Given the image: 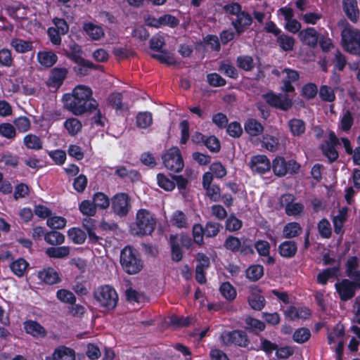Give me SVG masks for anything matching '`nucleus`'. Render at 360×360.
<instances>
[{
	"label": "nucleus",
	"mask_w": 360,
	"mask_h": 360,
	"mask_svg": "<svg viewBox=\"0 0 360 360\" xmlns=\"http://www.w3.org/2000/svg\"><path fill=\"white\" fill-rule=\"evenodd\" d=\"M91 89L85 85H78L72 94L63 96L64 106L75 115H82L97 110L98 103L92 98Z\"/></svg>",
	"instance_id": "f257e3e1"
},
{
	"label": "nucleus",
	"mask_w": 360,
	"mask_h": 360,
	"mask_svg": "<svg viewBox=\"0 0 360 360\" xmlns=\"http://www.w3.org/2000/svg\"><path fill=\"white\" fill-rule=\"evenodd\" d=\"M156 220L154 216L145 209L136 213V221L131 226L132 234L138 236L150 235L155 229Z\"/></svg>",
	"instance_id": "f03ea898"
},
{
	"label": "nucleus",
	"mask_w": 360,
	"mask_h": 360,
	"mask_svg": "<svg viewBox=\"0 0 360 360\" xmlns=\"http://www.w3.org/2000/svg\"><path fill=\"white\" fill-rule=\"evenodd\" d=\"M120 264L123 270L130 275L139 273L143 268V262L137 251L129 246L121 251Z\"/></svg>",
	"instance_id": "7ed1b4c3"
},
{
	"label": "nucleus",
	"mask_w": 360,
	"mask_h": 360,
	"mask_svg": "<svg viewBox=\"0 0 360 360\" xmlns=\"http://www.w3.org/2000/svg\"><path fill=\"white\" fill-rule=\"evenodd\" d=\"M340 141L342 143L346 153L348 154L352 153V148L348 139L342 138L339 139L334 132H330L329 134L328 140L322 146L323 154L330 162L335 160L338 158V153L335 149V146L340 145Z\"/></svg>",
	"instance_id": "20e7f679"
},
{
	"label": "nucleus",
	"mask_w": 360,
	"mask_h": 360,
	"mask_svg": "<svg viewBox=\"0 0 360 360\" xmlns=\"http://www.w3.org/2000/svg\"><path fill=\"white\" fill-rule=\"evenodd\" d=\"M94 297L100 306L107 310L115 309L118 301L116 290L108 285L98 288L94 292Z\"/></svg>",
	"instance_id": "39448f33"
},
{
	"label": "nucleus",
	"mask_w": 360,
	"mask_h": 360,
	"mask_svg": "<svg viewBox=\"0 0 360 360\" xmlns=\"http://www.w3.org/2000/svg\"><path fill=\"white\" fill-rule=\"evenodd\" d=\"M342 46L345 51L352 54L360 53V32L350 26H345L341 32Z\"/></svg>",
	"instance_id": "423d86ee"
},
{
	"label": "nucleus",
	"mask_w": 360,
	"mask_h": 360,
	"mask_svg": "<svg viewBox=\"0 0 360 360\" xmlns=\"http://www.w3.org/2000/svg\"><path fill=\"white\" fill-rule=\"evenodd\" d=\"M224 10L227 13L236 16V21L233 22L238 34L243 32V27L250 25L252 23L250 15L245 11H241V6L238 3L228 4L224 6Z\"/></svg>",
	"instance_id": "0eeeda50"
},
{
	"label": "nucleus",
	"mask_w": 360,
	"mask_h": 360,
	"mask_svg": "<svg viewBox=\"0 0 360 360\" xmlns=\"http://www.w3.org/2000/svg\"><path fill=\"white\" fill-rule=\"evenodd\" d=\"M165 167L174 172H179L184 168V161L180 150L176 147L169 149L162 156Z\"/></svg>",
	"instance_id": "6e6552de"
},
{
	"label": "nucleus",
	"mask_w": 360,
	"mask_h": 360,
	"mask_svg": "<svg viewBox=\"0 0 360 360\" xmlns=\"http://www.w3.org/2000/svg\"><path fill=\"white\" fill-rule=\"evenodd\" d=\"M220 340L223 345H236L240 347H246L248 343L247 335L243 331H224L220 335Z\"/></svg>",
	"instance_id": "1a4fd4ad"
},
{
	"label": "nucleus",
	"mask_w": 360,
	"mask_h": 360,
	"mask_svg": "<svg viewBox=\"0 0 360 360\" xmlns=\"http://www.w3.org/2000/svg\"><path fill=\"white\" fill-rule=\"evenodd\" d=\"M267 103L282 110H288L292 106V99L288 93L284 94H275L272 92L263 95Z\"/></svg>",
	"instance_id": "9d476101"
},
{
	"label": "nucleus",
	"mask_w": 360,
	"mask_h": 360,
	"mask_svg": "<svg viewBox=\"0 0 360 360\" xmlns=\"http://www.w3.org/2000/svg\"><path fill=\"white\" fill-rule=\"evenodd\" d=\"M112 208L116 214L126 216L131 209L129 196L123 193L115 195L112 199Z\"/></svg>",
	"instance_id": "9b49d317"
},
{
	"label": "nucleus",
	"mask_w": 360,
	"mask_h": 360,
	"mask_svg": "<svg viewBox=\"0 0 360 360\" xmlns=\"http://www.w3.org/2000/svg\"><path fill=\"white\" fill-rule=\"evenodd\" d=\"M344 335V328L341 325H337L333 330L328 335V342L329 345L337 343L338 346L335 352L338 355L337 360H342V354L344 349V341L342 340Z\"/></svg>",
	"instance_id": "f8f14e48"
},
{
	"label": "nucleus",
	"mask_w": 360,
	"mask_h": 360,
	"mask_svg": "<svg viewBox=\"0 0 360 360\" xmlns=\"http://www.w3.org/2000/svg\"><path fill=\"white\" fill-rule=\"evenodd\" d=\"M280 202L281 205L285 207V212L289 216H297L300 214L304 210V205L301 203L294 202V196L290 194L282 195Z\"/></svg>",
	"instance_id": "ddd939ff"
},
{
	"label": "nucleus",
	"mask_w": 360,
	"mask_h": 360,
	"mask_svg": "<svg viewBox=\"0 0 360 360\" xmlns=\"http://www.w3.org/2000/svg\"><path fill=\"white\" fill-rule=\"evenodd\" d=\"M273 72L278 76L282 77L283 85L281 89L285 93H290L295 90L291 83L297 81L299 78L297 71L286 68L281 74L278 70H274Z\"/></svg>",
	"instance_id": "4468645a"
},
{
	"label": "nucleus",
	"mask_w": 360,
	"mask_h": 360,
	"mask_svg": "<svg viewBox=\"0 0 360 360\" xmlns=\"http://www.w3.org/2000/svg\"><path fill=\"white\" fill-rule=\"evenodd\" d=\"M249 166L254 173L263 174L271 169V163L266 156L264 155H255L251 158Z\"/></svg>",
	"instance_id": "2eb2a0df"
},
{
	"label": "nucleus",
	"mask_w": 360,
	"mask_h": 360,
	"mask_svg": "<svg viewBox=\"0 0 360 360\" xmlns=\"http://www.w3.org/2000/svg\"><path fill=\"white\" fill-rule=\"evenodd\" d=\"M335 288L342 300L346 301L355 295V285L348 279H343L341 282L335 283Z\"/></svg>",
	"instance_id": "dca6fc26"
},
{
	"label": "nucleus",
	"mask_w": 360,
	"mask_h": 360,
	"mask_svg": "<svg viewBox=\"0 0 360 360\" xmlns=\"http://www.w3.org/2000/svg\"><path fill=\"white\" fill-rule=\"evenodd\" d=\"M249 292L248 302L251 308L255 310H262L265 305V299L260 294V290L257 286H250Z\"/></svg>",
	"instance_id": "f3484780"
},
{
	"label": "nucleus",
	"mask_w": 360,
	"mask_h": 360,
	"mask_svg": "<svg viewBox=\"0 0 360 360\" xmlns=\"http://www.w3.org/2000/svg\"><path fill=\"white\" fill-rule=\"evenodd\" d=\"M68 70L65 68H53L48 80L49 86L53 88H58L66 78Z\"/></svg>",
	"instance_id": "a211bd4d"
},
{
	"label": "nucleus",
	"mask_w": 360,
	"mask_h": 360,
	"mask_svg": "<svg viewBox=\"0 0 360 360\" xmlns=\"http://www.w3.org/2000/svg\"><path fill=\"white\" fill-rule=\"evenodd\" d=\"M342 8L347 17L352 22H357L360 11L356 0H342Z\"/></svg>",
	"instance_id": "6ab92c4d"
},
{
	"label": "nucleus",
	"mask_w": 360,
	"mask_h": 360,
	"mask_svg": "<svg viewBox=\"0 0 360 360\" xmlns=\"http://www.w3.org/2000/svg\"><path fill=\"white\" fill-rule=\"evenodd\" d=\"M300 40L307 46L314 47L318 42L319 33L314 27H307L299 32Z\"/></svg>",
	"instance_id": "aec40b11"
},
{
	"label": "nucleus",
	"mask_w": 360,
	"mask_h": 360,
	"mask_svg": "<svg viewBox=\"0 0 360 360\" xmlns=\"http://www.w3.org/2000/svg\"><path fill=\"white\" fill-rule=\"evenodd\" d=\"M83 28L86 34L92 40L98 41L105 36L103 27L93 22L85 23Z\"/></svg>",
	"instance_id": "412c9836"
},
{
	"label": "nucleus",
	"mask_w": 360,
	"mask_h": 360,
	"mask_svg": "<svg viewBox=\"0 0 360 360\" xmlns=\"http://www.w3.org/2000/svg\"><path fill=\"white\" fill-rule=\"evenodd\" d=\"M58 60L56 54L51 51H41L37 53L39 64L46 68L52 67Z\"/></svg>",
	"instance_id": "4be33fe9"
},
{
	"label": "nucleus",
	"mask_w": 360,
	"mask_h": 360,
	"mask_svg": "<svg viewBox=\"0 0 360 360\" xmlns=\"http://www.w3.org/2000/svg\"><path fill=\"white\" fill-rule=\"evenodd\" d=\"M11 46L19 53H24L33 49V42L20 38H13L11 40Z\"/></svg>",
	"instance_id": "5701e85b"
},
{
	"label": "nucleus",
	"mask_w": 360,
	"mask_h": 360,
	"mask_svg": "<svg viewBox=\"0 0 360 360\" xmlns=\"http://www.w3.org/2000/svg\"><path fill=\"white\" fill-rule=\"evenodd\" d=\"M38 277L41 281L49 285L57 283L59 281L58 273L50 267L39 271Z\"/></svg>",
	"instance_id": "b1692460"
},
{
	"label": "nucleus",
	"mask_w": 360,
	"mask_h": 360,
	"mask_svg": "<svg viewBox=\"0 0 360 360\" xmlns=\"http://www.w3.org/2000/svg\"><path fill=\"white\" fill-rule=\"evenodd\" d=\"M50 247L45 250L46 254L51 258L63 259L68 257L70 253L68 246Z\"/></svg>",
	"instance_id": "393cba45"
},
{
	"label": "nucleus",
	"mask_w": 360,
	"mask_h": 360,
	"mask_svg": "<svg viewBox=\"0 0 360 360\" xmlns=\"http://www.w3.org/2000/svg\"><path fill=\"white\" fill-rule=\"evenodd\" d=\"M6 9L9 16L15 20H24L27 18V8L18 4L8 6Z\"/></svg>",
	"instance_id": "a878e982"
},
{
	"label": "nucleus",
	"mask_w": 360,
	"mask_h": 360,
	"mask_svg": "<svg viewBox=\"0 0 360 360\" xmlns=\"http://www.w3.org/2000/svg\"><path fill=\"white\" fill-rule=\"evenodd\" d=\"M297 250V248L296 243L290 240L282 243L278 247V252L281 256L286 258H290L295 256Z\"/></svg>",
	"instance_id": "bb28decb"
},
{
	"label": "nucleus",
	"mask_w": 360,
	"mask_h": 360,
	"mask_svg": "<svg viewBox=\"0 0 360 360\" xmlns=\"http://www.w3.org/2000/svg\"><path fill=\"white\" fill-rule=\"evenodd\" d=\"M25 146L31 150H39L43 148V141L35 134H28L23 139Z\"/></svg>",
	"instance_id": "cd10ccee"
},
{
	"label": "nucleus",
	"mask_w": 360,
	"mask_h": 360,
	"mask_svg": "<svg viewBox=\"0 0 360 360\" xmlns=\"http://www.w3.org/2000/svg\"><path fill=\"white\" fill-rule=\"evenodd\" d=\"M255 248L260 256L267 257L266 262L268 264H273L274 259L269 256L270 245L269 243L263 240H259L255 242Z\"/></svg>",
	"instance_id": "c85d7f7f"
},
{
	"label": "nucleus",
	"mask_w": 360,
	"mask_h": 360,
	"mask_svg": "<svg viewBox=\"0 0 360 360\" xmlns=\"http://www.w3.org/2000/svg\"><path fill=\"white\" fill-rule=\"evenodd\" d=\"M347 208L345 207L341 208L339 210L338 214L334 217V230L337 234H340L342 233L343 224L347 219Z\"/></svg>",
	"instance_id": "c756f323"
},
{
	"label": "nucleus",
	"mask_w": 360,
	"mask_h": 360,
	"mask_svg": "<svg viewBox=\"0 0 360 360\" xmlns=\"http://www.w3.org/2000/svg\"><path fill=\"white\" fill-rule=\"evenodd\" d=\"M245 131L250 136H258L264 130L263 126L255 119H248L244 125Z\"/></svg>",
	"instance_id": "7c9ffc66"
},
{
	"label": "nucleus",
	"mask_w": 360,
	"mask_h": 360,
	"mask_svg": "<svg viewBox=\"0 0 360 360\" xmlns=\"http://www.w3.org/2000/svg\"><path fill=\"white\" fill-rule=\"evenodd\" d=\"M54 358L57 360H75V352L69 347L61 346L54 350Z\"/></svg>",
	"instance_id": "2f4dec72"
},
{
	"label": "nucleus",
	"mask_w": 360,
	"mask_h": 360,
	"mask_svg": "<svg viewBox=\"0 0 360 360\" xmlns=\"http://www.w3.org/2000/svg\"><path fill=\"white\" fill-rule=\"evenodd\" d=\"M25 328L27 333L35 337H44L46 335L45 329L36 321H29L25 322Z\"/></svg>",
	"instance_id": "473e14b6"
},
{
	"label": "nucleus",
	"mask_w": 360,
	"mask_h": 360,
	"mask_svg": "<svg viewBox=\"0 0 360 360\" xmlns=\"http://www.w3.org/2000/svg\"><path fill=\"white\" fill-rule=\"evenodd\" d=\"M65 236L56 231H47L45 235V241L51 245H60L64 243Z\"/></svg>",
	"instance_id": "72a5a7b5"
},
{
	"label": "nucleus",
	"mask_w": 360,
	"mask_h": 360,
	"mask_svg": "<svg viewBox=\"0 0 360 360\" xmlns=\"http://www.w3.org/2000/svg\"><path fill=\"white\" fill-rule=\"evenodd\" d=\"M63 125L68 132L72 136L77 134L82 127L81 122L75 117L67 119Z\"/></svg>",
	"instance_id": "f704fd0d"
},
{
	"label": "nucleus",
	"mask_w": 360,
	"mask_h": 360,
	"mask_svg": "<svg viewBox=\"0 0 360 360\" xmlns=\"http://www.w3.org/2000/svg\"><path fill=\"white\" fill-rule=\"evenodd\" d=\"M272 169L276 175L285 176L288 173L287 162L283 158L277 157L272 162Z\"/></svg>",
	"instance_id": "c9c22d12"
},
{
	"label": "nucleus",
	"mask_w": 360,
	"mask_h": 360,
	"mask_svg": "<svg viewBox=\"0 0 360 360\" xmlns=\"http://www.w3.org/2000/svg\"><path fill=\"white\" fill-rule=\"evenodd\" d=\"M136 126L140 129H146L153 123V116L149 112H141L136 115Z\"/></svg>",
	"instance_id": "e433bc0d"
},
{
	"label": "nucleus",
	"mask_w": 360,
	"mask_h": 360,
	"mask_svg": "<svg viewBox=\"0 0 360 360\" xmlns=\"http://www.w3.org/2000/svg\"><path fill=\"white\" fill-rule=\"evenodd\" d=\"M28 263L22 258L15 260L10 265L11 271L18 277L24 275Z\"/></svg>",
	"instance_id": "4c0bfd02"
},
{
	"label": "nucleus",
	"mask_w": 360,
	"mask_h": 360,
	"mask_svg": "<svg viewBox=\"0 0 360 360\" xmlns=\"http://www.w3.org/2000/svg\"><path fill=\"white\" fill-rule=\"evenodd\" d=\"M69 238L75 244H82L84 243L86 236V233L79 228H71L68 231Z\"/></svg>",
	"instance_id": "58836bf2"
},
{
	"label": "nucleus",
	"mask_w": 360,
	"mask_h": 360,
	"mask_svg": "<svg viewBox=\"0 0 360 360\" xmlns=\"http://www.w3.org/2000/svg\"><path fill=\"white\" fill-rule=\"evenodd\" d=\"M302 228L297 222L287 224L283 228V236L286 238H292L300 234Z\"/></svg>",
	"instance_id": "ea45409f"
},
{
	"label": "nucleus",
	"mask_w": 360,
	"mask_h": 360,
	"mask_svg": "<svg viewBox=\"0 0 360 360\" xmlns=\"http://www.w3.org/2000/svg\"><path fill=\"white\" fill-rule=\"evenodd\" d=\"M70 49L72 51V58L78 64L84 67L92 68L93 63L89 60H86L83 59L80 56V53L82 52L81 48L77 44H72L70 46Z\"/></svg>",
	"instance_id": "a19ab883"
},
{
	"label": "nucleus",
	"mask_w": 360,
	"mask_h": 360,
	"mask_svg": "<svg viewBox=\"0 0 360 360\" xmlns=\"http://www.w3.org/2000/svg\"><path fill=\"white\" fill-rule=\"evenodd\" d=\"M219 291L221 295L229 301H232L236 297V290L229 282L223 283L219 288Z\"/></svg>",
	"instance_id": "79ce46f5"
},
{
	"label": "nucleus",
	"mask_w": 360,
	"mask_h": 360,
	"mask_svg": "<svg viewBox=\"0 0 360 360\" xmlns=\"http://www.w3.org/2000/svg\"><path fill=\"white\" fill-rule=\"evenodd\" d=\"M277 42L283 50L288 51L293 49L295 39L292 37L283 34L278 37Z\"/></svg>",
	"instance_id": "37998d69"
},
{
	"label": "nucleus",
	"mask_w": 360,
	"mask_h": 360,
	"mask_svg": "<svg viewBox=\"0 0 360 360\" xmlns=\"http://www.w3.org/2000/svg\"><path fill=\"white\" fill-rule=\"evenodd\" d=\"M288 127L293 136H300L305 131L304 122L300 119H292L288 122Z\"/></svg>",
	"instance_id": "c03bdc74"
},
{
	"label": "nucleus",
	"mask_w": 360,
	"mask_h": 360,
	"mask_svg": "<svg viewBox=\"0 0 360 360\" xmlns=\"http://www.w3.org/2000/svg\"><path fill=\"white\" fill-rule=\"evenodd\" d=\"M79 210L82 214L86 217H94L96 213V207L94 202L84 200L79 205Z\"/></svg>",
	"instance_id": "a18cd8bd"
},
{
	"label": "nucleus",
	"mask_w": 360,
	"mask_h": 360,
	"mask_svg": "<svg viewBox=\"0 0 360 360\" xmlns=\"http://www.w3.org/2000/svg\"><path fill=\"white\" fill-rule=\"evenodd\" d=\"M157 182L158 186L167 191H172L175 188L174 179H171L163 174L157 175Z\"/></svg>",
	"instance_id": "49530a36"
},
{
	"label": "nucleus",
	"mask_w": 360,
	"mask_h": 360,
	"mask_svg": "<svg viewBox=\"0 0 360 360\" xmlns=\"http://www.w3.org/2000/svg\"><path fill=\"white\" fill-rule=\"evenodd\" d=\"M170 222L173 226L178 228H184L187 226V220L185 214L179 210L173 212Z\"/></svg>",
	"instance_id": "de8ad7c7"
},
{
	"label": "nucleus",
	"mask_w": 360,
	"mask_h": 360,
	"mask_svg": "<svg viewBox=\"0 0 360 360\" xmlns=\"http://www.w3.org/2000/svg\"><path fill=\"white\" fill-rule=\"evenodd\" d=\"M170 244L172 259L176 262H179L182 259L183 253L179 248L177 236H170Z\"/></svg>",
	"instance_id": "09e8293b"
},
{
	"label": "nucleus",
	"mask_w": 360,
	"mask_h": 360,
	"mask_svg": "<svg viewBox=\"0 0 360 360\" xmlns=\"http://www.w3.org/2000/svg\"><path fill=\"white\" fill-rule=\"evenodd\" d=\"M264 274L263 266L261 265H252L246 271L247 278L252 281L259 280Z\"/></svg>",
	"instance_id": "8fccbe9b"
},
{
	"label": "nucleus",
	"mask_w": 360,
	"mask_h": 360,
	"mask_svg": "<svg viewBox=\"0 0 360 360\" xmlns=\"http://www.w3.org/2000/svg\"><path fill=\"white\" fill-rule=\"evenodd\" d=\"M67 221L60 216H51L47 219L46 224L53 229H63L66 226Z\"/></svg>",
	"instance_id": "3c124183"
},
{
	"label": "nucleus",
	"mask_w": 360,
	"mask_h": 360,
	"mask_svg": "<svg viewBox=\"0 0 360 360\" xmlns=\"http://www.w3.org/2000/svg\"><path fill=\"white\" fill-rule=\"evenodd\" d=\"M13 123L15 124V128L21 133H25L31 128V122L30 119L25 116L17 117L14 120Z\"/></svg>",
	"instance_id": "603ef678"
},
{
	"label": "nucleus",
	"mask_w": 360,
	"mask_h": 360,
	"mask_svg": "<svg viewBox=\"0 0 360 360\" xmlns=\"http://www.w3.org/2000/svg\"><path fill=\"white\" fill-rule=\"evenodd\" d=\"M0 135L8 139H13L16 136V129L10 123H2L0 124Z\"/></svg>",
	"instance_id": "864d4df0"
},
{
	"label": "nucleus",
	"mask_w": 360,
	"mask_h": 360,
	"mask_svg": "<svg viewBox=\"0 0 360 360\" xmlns=\"http://www.w3.org/2000/svg\"><path fill=\"white\" fill-rule=\"evenodd\" d=\"M93 201L96 208L106 209L110 205L108 196L103 193H95L93 197Z\"/></svg>",
	"instance_id": "5fc2aeb1"
},
{
	"label": "nucleus",
	"mask_w": 360,
	"mask_h": 360,
	"mask_svg": "<svg viewBox=\"0 0 360 360\" xmlns=\"http://www.w3.org/2000/svg\"><path fill=\"white\" fill-rule=\"evenodd\" d=\"M319 96L323 101L333 102L335 99L333 89L327 85H323L319 89Z\"/></svg>",
	"instance_id": "6e6d98bb"
},
{
	"label": "nucleus",
	"mask_w": 360,
	"mask_h": 360,
	"mask_svg": "<svg viewBox=\"0 0 360 360\" xmlns=\"http://www.w3.org/2000/svg\"><path fill=\"white\" fill-rule=\"evenodd\" d=\"M237 63L238 66L245 71L251 70L255 66L252 58L249 56H239Z\"/></svg>",
	"instance_id": "4d7b16f0"
},
{
	"label": "nucleus",
	"mask_w": 360,
	"mask_h": 360,
	"mask_svg": "<svg viewBox=\"0 0 360 360\" xmlns=\"http://www.w3.org/2000/svg\"><path fill=\"white\" fill-rule=\"evenodd\" d=\"M353 124V117L351 112L346 110L343 112L342 117L340 120V128L345 131L350 129Z\"/></svg>",
	"instance_id": "13d9d810"
},
{
	"label": "nucleus",
	"mask_w": 360,
	"mask_h": 360,
	"mask_svg": "<svg viewBox=\"0 0 360 360\" xmlns=\"http://www.w3.org/2000/svg\"><path fill=\"white\" fill-rule=\"evenodd\" d=\"M108 103L116 110H122L124 105L122 102V95L120 93H113L108 98Z\"/></svg>",
	"instance_id": "bf43d9fd"
},
{
	"label": "nucleus",
	"mask_w": 360,
	"mask_h": 360,
	"mask_svg": "<svg viewBox=\"0 0 360 360\" xmlns=\"http://www.w3.org/2000/svg\"><path fill=\"white\" fill-rule=\"evenodd\" d=\"M310 331L304 328L297 329L293 334V340L296 342L303 343L309 340L310 338Z\"/></svg>",
	"instance_id": "052dcab7"
},
{
	"label": "nucleus",
	"mask_w": 360,
	"mask_h": 360,
	"mask_svg": "<svg viewBox=\"0 0 360 360\" xmlns=\"http://www.w3.org/2000/svg\"><path fill=\"white\" fill-rule=\"evenodd\" d=\"M210 170L213 176L218 179H221L226 174V168L219 162L212 163L210 167Z\"/></svg>",
	"instance_id": "680f3d73"
},
{
	"label": "nucleus",
	"mask_w": 360,
	"mask_h": 360,
	"mask_svg": "<svg viewBox=\"0 0 360 360\" xmlns=\"http://www.w3.org/2000/svg\"><path fill=\"white\" fill-rule=\"evenodd\" d=\"M219 70L229 77L236 78L238 77L236 69L229 62L221 63Z\"/></svg>",
	"instance_id": "e2e57ef3"
},
{
	"label": "nucleus",
	"mask_w": 360,
	"mask_h": 360,
	"mask_svg": "<svg viewBox=\"0 0 360 360\" xmlns=\"http://www.w3.org/2000/svg\"><path fill=\"white\" fill-rule=\"evenodd\" d=\"M56 295L59 300L65 303L72 304L76 300L72 292L64 289L59 290L57 292Z\"/></svg>",
	"instance_id": "0e129e2a"
},
{
	"label": "nucleus",
	"mask_w": 360,
	"mask_h": 360,
	"mask_svg": "<svg viewBox=\"0 0 360 360\" xmlns=\"http://www.w3.org/2000/svg\"><path fill=\"white\" fill-rule=\"evenodd\" d=\"M263 146L270 151H274L278 146V140L273 136L266 135L263 136Z\"/></svg>",
	"instance_id": "69168bd1"
},
{
	"label": "nucleus",
	"mask_w": 360,
	"mask_h": 360,
	"mask_svg": "<svg viewBox=\"0 0 360 360\" xmlns=\"http://www.w3.org/2000/svg\"><path fill=\"white\" fill-rule=\"evenodd\" d=\"M153 57L158 59L160 62L163 63H166L167 65H174L176 63L175 58L173 56L165 51H160L158 53L153 54Z\"/></svg>",
	"instance_id": "338daca9"
},
{
	"label": "nucleus",
	"mask_w": 360,
	"mask_h": 360,
	"mask_svg": "<svg viewBox=\"0 0 360 360\" xmlns=\"http://www.w3.org/2000/svg\"><path fill=\"white\" fill-rule=\"evenodd\" d=\"M301 18L304 22L315 25L322 18V15L319 12H307L301 14Z\"/></svg>",
	"instance_id": "774afa93"
}]
</instances>
